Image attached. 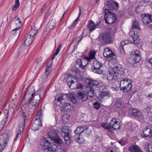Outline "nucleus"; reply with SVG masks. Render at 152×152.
Returning a JSON list of instances; mask_svg holds the SVG:
<instances>
[{"instance_id":"3","label":"nucleus","mask_w":152,"mask_h":152,"mask_svg":"<svg viewBox=\"0 0 152 152\" xmlns=\"http://www.w3.org/2000/svg\"><path fill=\"white\" fill-rule=\"evenodd\" d=\"M99 42L102 44L110 43L111 39V34L109 32H105L101 34L99 37Z\"/></svg>"},{"instance_id":"52","label":"nucleus","mask_w":152,"mask_h":152,"mask_svg":"<svg viewBox=\"0 0 152 152\" xmlns=\"http://www.w3.org/2000/svg\"><path fill=\"white\" fill-rule=\"evenodd\" d=\"M137 56H136L134 55H133L132 56L131 58L133 59V63H137L139 62L140 61H137Z\"/></svg>"},{"instance_id":"6","label":"nucleus","mask_w":152,"mask_h":152,"mask_svg":"<svg viewBox=\"0 0 152 152\" xmlns=\"http://www.w3.org/2000/svg\"><path fill=\"white\" fill-rule=\"evenodd\" d=\"M9 139V136L6 133H4L0 137V152L4 148Z\"/></svg>"},{"instance_id":"33","label":"nucleus","mask_w":152,"mask_h":152,"mask_svg":"<svg viewBox=\"0 0 152 152\" xmlns=\"http://www.w3.org/2000/svg\"><path fill=\"white\" fill-rule=\"evenodd\" d=\"M96 24H94L93 22L91 21L90 23L87 24V27L89 30L91 32L96 28Z\"/></svg>"},{"instance_id":"64","label":"nucleus","mask_w":152,"mask_h":152,"mask_svg":"<svg viewBox=\"0 0 152 152\" xmlns=\"http://www.w3.org/2000/svg\"><path fill=\"white\" fill-rule=\"evenodd\" d=\"M118 142L122 145H124V142L122 141H120Z\"/></svg>"},{"instance_id":"5","label":"nucleus","mask_w":152,"mask_h":152,"mask_svg":"<svg viewBox=\"0 0 152 152\" xmlns=\"http://www.w3.org/2000/svg\"><path fill=\"white\" fill-rule=\"evenodd\" d=\"M34 95V94L32 93L31 95V97L29 98L28 100L26 102V103L28 104H29L32 101V105L33 106H37L41 99L40 95V94H37L33 97Z\"/></svg>"},{"instance_id":"17","label":"nucleus","mask_w":152,"mask_h":152,"mask_svg":"<svg viewBox=\"0 0 152 152\" xmlns=\"http://www.w3.org/2000/svg\"><path fill=\"white\" fill-rule=\"evenodd\" d=\"M100 96L101 99L107 98L110 97L109 90L105 87H103L100 92Z\"/></svg>"},{"instance_id":"29","label":"nucleus","mask_w":152,"mask_h":152,"mask_svg":"<svg viewBox=\"0 0 152 152\" xmlns=\"http://www.w3.org/2000/svg\"><path fill=\"white\" fill-rule=\"evenodd\" d=\"M96 53V52L94 50L90 51L89 53V56L85 57L84 59L88 61L94 58Z\"/></svg>"},{"instance_id":"12","label":"nucleus","mask_w":152,"mask_h":152,"mask_svg":"<svg viewBox=\"0 0 152 152\" xmlns=\"http://www.w3.org/2000/svg\"><path fill=\"white\" fill-rule=\"evenodd\" d=\"M103 54L104 57L109 58H113L115 56V53L108 48L104 49Z\"/></svg>"},{"instance_id":"56","label":"nucleus","mask_w":152,"mask_h":152,"mask_svg":"<svg viewBox=\"0 0 152 152\" xmlns=\"http://www.w3.org/2000/svg\"><path fill=\"white\" fill-rule=\"evenodd\" d=\"M65 118H66L67 120H68L69 119V115L67 114H64L63 117V119L65 120Z\"/></svg>"},{"instance_id":"50","label":"nucleus","mask_w":152,"mask_h":152,"mask_svg":"<svg viewBox=\"0 0 152 152\" xmlns=\"http://www.w3.org/2000/svg\"><path fill=\"white\" fill-rule=\"evenodd\" d=\"M42 111L41 110H39V111L37 113V119L38 118V120H41V119L42 118Z\"/></svg>"},{"instance_id":"8","label":"nucleus","mask_w":152,"mask_h":152,"mask_svg":"<svg viewBox=\"0 0 152 152\" xmlns=\"http://www.w3.org/2000/svg\"><path fill=\"white\" fill-rule=\"evenodd\" d=\"M107 78L109 81L113 80H120L119 76L118 75V74L114 71L112 69L107 74Z\"/></svg>"},{"instance_id":"16","label":"nucleus","mask_w":152,"mask_h":152,"mask_svg":"<svg viewBox=\"0 0 152 152\" xmlns=\"http://www.w3.org/2000/svg\"><path fill=\"white\" fill-rule=\"evenodd\" d=\"M130 34L133 40L134 44L139 45L140 44V38L137 33L134 31H132L130 32Z\"/></svg>"},{"instance_id":"20","label":"nucleus","mask_w":152,"mask_h":152,"mask_svg":"<svg viewBox=\"0 0 152 152\" xmlns=\"http://www.w3.org/2000/svg\"><path fill=\"white\" fill-rule=\"evenodd\" d=\"M129 111L131 115L135 117H139L142 115L141 112L137 108L130 109Z\"/></svg>"},{"instance_id":"4","label":"nucleus","mask_w":152,"mask_h":152,"mask_svg":"<svg viewBox=\"0 0 152 152\" xmlns=\"http://www.w3.org/2000/svg\"><path fill=\"white\" fill-rule=\"evenodd\" d=\"M91 69L94 73L101 75L103 72V64L97 61H94Z\"/></svg>"},{"instance_id":"62","label":"nucleus","mask_w":152,"mask_h":152,"mask_svg":"<svg viewBox=\"0 0 152 152\" xmlns=\"http://www.w3.org/2000/svg\"><path fill=\"white\" fill-rule=\"evenodd\" d=\"M129 129L131 131H133L135 129L134 126H132V127H130V128H129Z\"/></svg>"},{"instance_id":"11","label":"nucleus","mask_w":152,"mask_h":152,"mask_svg":"<svg viewBox=\"0 0 152 152\" xmlns=\"http://www.w3.org/2000/svg\"><path fill=\"white\" fill-rule=\"evenodd\" d=\"M142 20L143 23L148 24L152 21V15L148 13L142 14Z\"/></svg>"},{"instance_id":"28","label":"nucleus","mask_w":152,"mask_h":152,"mask_svg":"<svg viewBox=\"0 0 152 152\" xmlns=\"http://www.w3.org/2000/svg\"><path fill=\"white\" fill-rule=\"evenodd\" d=\"M38 30V28L35 27L34 26L32 27L31 30L29 33V34L27 35L31 37H33L34 38L35 35L37 34Z\"/></svg>"},{"instance_id":"48","label":"nucleus","mask_w":152,"mask_h":152,"mask_svg":"<svg viewBox=\"0 0 152 152\" xmlns=\"http://www.w3.org/2000/svg\"><path fill=\"white\" fill-rule=\"evenodd\" d=\"M101 126L105 129H108L109 131L110 132L111 131V128L109 126V124L108 125L106 123H102L101 124Z\"/></svg>"},{"instance_id":"2","label":"nucleus","mask_w":152,"mask_h":152,"mask_svg":"<svg viewBox=\"0 0 152 152\" xmlns=\"http://www.w3.org/2000/svg\"><path fill=\"white\" fill-rule=\"evenodd\" d=\"M120 85V90L126 93L129 92L131 89L132 85L129 79L127 78L123 79L121 80Z\"/></svg>"},{"instance_id":"21","label":"nucleus","mask_w":152,"mask_h":152,"mask_svg":"<svg viewBox=\"0 0 152 152\" xmlns=\"http://www.w3.org/2000/svg\"><path fill=\"white\" fill-rule=\"evenodd\" d=\"M84 60L83 61L81 58L77 59L75 61V67L77 69H84L85 68L86 64L85 65H83V63Z\"/></svg>"},{"instance_id":"55","label":"nucleus","mask_w":152,"mask_h":152,"mask_svg":"<svg viewBox=\"0 0 152 152\" xmlns=\"http://www.w3.org/2000/svg\"><path fill=\"white\" fill-rule=\"evenodd\" d=\"M83 36H79L75 40L77 42H80L82 40V38H83Z\"/></svg>"},{"instance_id":"38","label":"nucleus","mask_w":152,"mask_h":152,"mask_svg":"<svg viewBox=\"0 0 152 152\" xmlns=\"http://www.w3.org/2000/svg\"><path fill=\"white\" fill-rule=\"evenodd\" d=\"M129 150L132 152H141V150L137 146H132L129 148Z\"/></svg>"},{"instance_id":"49","label":"nucleus","mask_w":152,"mask_h":152,"mask_svg":"<svg viewBox=\"0 0 152 152\" xmlns=\"http://www.w3.org/2000/svg\"><path fill=\"white\" fill-rule=\"evenodd\" d=\"M69 96H68V97H70V100L72 102L74 103H75L76 102V100L75 99V97L73 95H70V94H69Z\"/></svg>"},{"instance_id":"37","label":"nucleus","mask_w":152,"mask_h":152,"mask_svg":"<svg viewBox=\"0 0 152 152\" xmlns=\"http://www.w3.org/2000/svg\"><path fill=\"white\" fill-rule=\"evenodd\" d=\"M99 83L97 81L93 80H91L88 82V86H90L89 88H92L95 86L99 85Z\"/></svg>"},{"instance_id":"24","label":"nucleus","mask_w":152,"mask_h":152,"mask_svg":"<svg viewBox=\"0 0 152 152\" xmlns=\"http://www.w3.org/2000/svg\"><path fill=\"white\" fill-rule=\"evenodd\" d=\"M77 96L79 99L83 101H86L88 99L87 94L83 91L78 92L77 94Z\"/></svg>"},{"instance_id":"42","label":"nucleus","mask_w":152,"mask_h":152,"mask_svg":"<svg viewBox=\"0 0 152 152\" xmlns=\"http://www.w3.org/2000/svg\"><path fill=\"white\" fill-rule=\"evenodd\" d=\"M15 23L18 27L15 28V30H19L21 28L22 26V23L20 19L17 18L15 20Z\"/></svg>"},{"instance_id":"43","label":"nucleus","mask_w":152,"mask_h":152,"mask_svg":"<svg viewBox=\"0 0 152 152\" xmlns=\"http://www.w3.org/2000/svg\"><path fill=\"white\" fill-rule=\"evenodd\" d=\"M64 137L66 143L67 144H69L70 143L71 139L69 136V134L67 135L65 134L64 136H62Z\"/></svg>"},{"instance_id":"7","label":"nucleus","mask_w":152,"mask_h":152,"mask_svg":"<svg viewBox=\"0 0 152 152\" xmlns=\"http://www.w3.org/2000/svg\"><path fill=\"white\" fill-rule=\"evenodd\" d=\"M68 96V94H64L61 93L58 94L56 96L54 101L57 105H59L61 104L62 101L66 98Z\"/></svg>"},{"instance_id":"23","label":"nucleus","mask_w":152,"mask_h":152,"mask_svg":"<svg viewBox=\"0 0 152 152\" xmlns=\"http://www.w3.org/2000/svg\"><path fill=\"white\" fill-rule=\"evenodd\" d=\"M25 124V123H24V120L23 121L22 123H21V122H20V123L19 125L18 128L17 132L16 137L15 138L14 141H15L16 139V138L18 137L19 135H20L21 133L23 132Z\"/></svg>"},{"instance_id":"45","label":"nucleus","mask_w":152,"mask_h":152,"mask_svg":"<svg viewBox=\"0 0 152 152\" xmlns=\"http://www.w3.org/2000/svg\"><path fill=\"white\" fill-rule=\"evenodd\" d=\"M134 55H135L136 56H137V61H140V51L137 50H135Z\"/></svg>"},{"instance_id":"30","label":"nucleus","mask_w":152,"mask_h":152,"mask_svg":"<svg viewBox=\"0 0 152 152\" xmlns=\"http://www.w3.org/2000/svg\"><path fill=\"white\" fill-rule=\"evenodd\" d=\"M128 43V42L126 40H124L121 43V45L119 47V49L121 53L124 54L125 51L124 50V47H125Z\"/></svg>"},{"instance_id":"26","label":"nucleus","mask_w":152,"mask_h":152,"mask_svg":"<svg viewBox=\"0 0 152 152\" xmlns=\"http://www.w3.org/2000/svg\"><path fill=\"white\" fill-rule=\"evenodd\" d=\"M58 147L59 146L56 145L54 143H50L46 149L50 151L55 152L57 151Z\"/></svg>"},{"instance_id":"35","label":"nucleus","mask_w":152,"mask_h":152,"mask_svg":"<svg viewBox=\"0 0 152 152\" xmlns=\"http://www.w3.org/2000/svg\"><path fill=\"white\" fill-rule=\"evenodd\" d=\"M86 91L89 97H92L94 96V90L92 88L88 87L86 88Z\"/></svg>"},{"instance_id":"18","label":"nucleus","mask_w":152,"mask_h":152,"mask_svg":"<svg viewBox=\"0 0 152 152\" xmlns=\"http://www.w3.org/2000/svg\"><path fill=\"white\" fill-rule=\"evenodd\" d=\"M106 4L111 10H117L119 8L118 3L115 1L112 3L109 1H107Z\"/></svg>"},{"instance_id":"63","label":"nucleus","mask_w":152,"mask_h":152,"mask_svg":"<svg viewBox=\"0 0 152 152\" xmlns=\"http://www.w3.org/2000/svg\"><path fill=\"white\" fill-rule=\"evenodd\" d=\"M144 3L146 4L148 3L150 1V0H143Z\"/></svg>"},{"instance_id":"32","label":"nucleus","mask_w":152,"mask_h":152,"mask_svg":"<svg viewBox=\"0 0 152 152\" xmlns=\"http://www.w3.org/2000/svg\"><path fill=\"white\" fill-rule=\"evenodd\" d=\"M72 104L69 102H65L61 106V108L65 111H67L71 108Z\"/></svg>"},{"instance_id":"27","label":"nucleus","mask_w":152,"mask_h":152,"mask_svg":"<svg viewBox=\"0 0 152 152\" xmlns=\"http://www.w3.org/2000/svg\"><path fill=\"white\" fill-rule=\"evenodd\" d=\"M50 143L49 140L46 138H43L40 141V144L42 147V149H46Z\"/></svg>"},{"instance_id":"13","label":"nucleus","mask_w":152,"mask_h":152,"mask_svg":"<svg viewBox=\"0 0 152 152\" xmlns=\"http://www.w3.org/2000/svg\"><path fill=\"white\" fill-rule=\"evenodd\" d=\"M143 138L151 137L152 136V131L149 128L146 127L143 130V133L141 134Z\"/></svg>"},{"instance_id":"15","label":"nucleus","mask_w":152,"mask_h":152,"mask_svg":"<svg viewBox=\"0 0 152 152\" xmlns=\"http://www.w3.org/2000/svg\"><path fill=\"white\" fill-rule=\"evenodd\" d=\"M4 118L2 120L0 123V130H1L4 127L7 122V120L9 116V112L7 110H4Z\"/></svg>"},{"instance_id":"41","label":"nucleus","mask_w":152,"mask_h":152,"mask_svg":"<svg viewBox=\"0 0 152 152\" xmlns=\"http://www.w3.org/2000/svg\"><path fill=\"white\" fill-rule=\"evenodd\" d=\"M52 63V62L50 61V63L48 64L47 68H46L45 72V74L47 75L49 74L51 70Z\"/></svg>"},{"instance_id":"46","label":"nucleus","mask_w":152,"mask_h":152,"mask_svg":"<svg viewBox=\"0 0 152 152\" xmlns=\"http://www.w3.org/2000/svg\"><path fill=\"white\" fill-rule=\"evenodd\" d=\"M145 63L148 67L152 66V58H147L145 61Z\"/></svg>"},{"instance_id":"36","label":"nucleus","mask_w":152,"mask_h":152,"mask_svg":"<svg viewBox=\"0 0 152 152\" xmlns=\"http://www.w3.org/2000/svg\"><path fill=\"white\" fill-rule=\"evenodd\" d=\"M53 141L58 145H61L63 143L62 140L60 138L58 135L53 140Z\"/></svg>"},{"instance_id":"59","label":"nucleus","mask_w":152,"mask_h":152,"mask_svg":"<svg viewBox=\"0 0 152 152\" xmlns=\"http://www.w3.org/2000/svg\"><path fill=\"white\" fill-rule=\"evenodd\" d=\"M79 14H78V17L76 18L77 20H78L79 19V17H80V16L81 15V7H79Z\"/></svg>"},{"instance_id":"57","label":"nucleus","mask_w":152,"mask_h":152,"mask_svg":"<svg viewBox=\"0 0 152 152\" xmlns=\"http://www.w3.org/2000/svg\"><path fill=\"white\" fill-rule=\"evenodd\" d=\"M19 0H15V5L17 7H19L20 3L19 2Z\"/></svg>"},{"instance_id":"53","label":"nucleus","mask_w":152,"mask_h":152,"mask_svg":"<svg viewBox=\"0 0 152 152\" xmlns=\"http://www.w3.org/2000/svg\"><path fill=\"white\" fill-rule=\"evenodd\" d=\"M61 47V44H59L57 48L56 52L54 53L55 55H57L60 50Z\"/></svg>"},{"instance_id":"60","label":"nucleus","mask_w":152,"mask_h":152,"mask_svg":"<svg viewBox=\"0 0 152 152\" xmlns=\"http://www.w3.org/2000/svg\"><path fill=\"white\" fill-rule=\"evenodd\" d=\"M15 28L13 30H12L11 31L12 34H14V35H15V34L16 33V31L17 30H15Z\"/></svg>"},{"instance_id":"31","label":"nucleus","mask_w":152,"mask_h":152,"mask_svg":"<svg viewBox=\"0 0 152 152\" xmlns=\"http://www.w3.org/2000/svg\"><path fill=\"white\" fill-rule=\"evenodd\" d=\"M47 134L49 138L52 140L58 135L56 132L53 130L49 131L47 133Z\"/></svg>"},{"instance_id":"44","label":"nucleus","mask_w":152,"mask_h":152,"mask_svg":"<svg viewBox=\"0 0 152 152\" xmlns=\"http://www.w3.org/2000/svg\"><path fill=\"white\" fill-rule=\"evenodd\" d=\"M145 149L148 152H152V145L147 143L145 145Z\"/></svg>"},{"instance_id":"40","label":"nucleus","mask_w":152,"mask_h":152,"mask_svg":"<svg viewBox=\"0 0 152 152\" xmlns=\"http://www.w3.org/2000/svg\"><path fill=\"white\" fill-rule=\"evenodd\" d=\"M132 28L133 29H137L140 30V28L138 22L136 20H134L132 23Z\"/></svg>"},{"instance_id":"1","label":"nucleus","mask_w":152,"mask_h":152,"mask_svg":"<svg viewBox=\"0 0 152 152\" xmlns=\"http://www.w3.org/2000/svg\"><path fill=\"white\" fill-rule=\"evenodd\" d=\"M104 19L106 23L112 24L117 20L116 15L107 9L104 10Z\"/></svg>"},{"instance_id":"47","label":"nucleus","mask_w":152,"mask_h":152,"mask_svg":"<svg viewBox=\"0 0 152 152\" xmlns=\"http://www.w3.org/2000/svg\"><path fill=\"white\" fill-rule=\"evenodd\" d=\"M74 78V77L72 75L71 73H69L67 75V78L66 79V82L68 83L72 79Z\"/></svg>"},{"instance_id":"58","label":"nucleus","mask_w":152,"mask_h":152,"mask_svg":"<svg viewBox=\"0 0 152 152\" xmlns=\"http://www.w3.org/2000/svg\"><path fill=\"white\" fill-rule=\"evenodd\" d=\"M78 20L77 19L73 22V24H72V27L75 26L77 23Z\"/></svg>"},{"instance_id":"19","label":"nucleus","mask_w":152,"mask_h":152,"mask_svg":"<svg viewBox=\"0 0 152 152\" xmlns=\"http://www.w3.org/2000/svg\"><path fill=\"white\" fill-rule=\"evenodd\" d=\"M56 26V21L54 20H50L47 26L44 30V32L46 31H47L48 33L51 30L55 28Z\"/></svg>"},{"instance_id":"25","label":"nucleus","mask_w":152,"mask_h":152,"mask_svg":"<svg viewBox=\"0 0 152 152\" xmlns=\"http://www.w3.org/2000/svg\"><path fill=\"white\" fill-rule=\"evenodd\" d=\"M34 39L33 37H31L28 35H26L24 39V43L26 46H29L31 44Z\"/></svg>"},{"instance_id":"9","label":"nucleus","mask_w":152,"mask_h":152,"mask_svg":"<svg viewBox=\"0 0 152 152\" xmlns=\"http://www.w3.org/2000/svg\"><path fill=\"white\" fill-rule=\"evenodd\" d=\"M118 120V118H113L109 124V126L110 127L111 130L112 129H113L114 130L119 129L120 128V123L117 121Z\"/></svg>"},{"instance_id":"10","label":"nucleus","mask_w":152,"mask_h":152,"mask_svg":"<svg viewBox=\"0 0 152 152\" xmlns=\"http://www.w3.org/2000/svg\"><path fill=\"white\" fill-rule=\"evenodd\" d=\"M112 69L114 71L118 74V75L119 76L120 78V76L123 75L124 73V69L122 65L120 64H118L115 66ZM120 79H121L120 78Z\"/></svg>"},{"instance_id":"39","label":"nucleus","mask_w":152,"mask_h":152,"mask_svg":"<svg viewBox=\"0 0 152 152\" xmlns=\"http://www.w3.org/2000/svg\"><path fill=\"white\" fill-rule=\"evenodd\" d=\"M115 105L117 107H122L124 106V102L121 99H118L116 100Z\"/></svg>"},{"instance_id":"22","label":"nucleus","mask_w":152,"mask_h":152,"mask_svg":"<svg viewBox=\"0 0 152 152\" xmlns=\"http://www.w3.org/2000/svg\"><path fill=\"white\" fill-rule=\"evenodd\" d=\"M88 128V126H84L82 127L78 126L75 131V134L80 135L83 132H86Z\"/></svg>"},{"instance_id":"51","label":"nucleus","mask_w":152,"mask_h":152,"mask_svg":"<svg viewBox=\"0 0 152 152\" xmlns=\"http://www.w3.org/2000/svg\"><path fill=\"white\" fill-rule=\"evenodd\" d=\"M94 107L96 109H98L100 107V104L98 102H95L94 103Z\"/></svg>"},{"instance_id":"14","label":"nucleus","mask_w":152,"mask_h":152,"mask_svg":"<svg viewBox=\"0 0 152 152\" xmlns=\"http://www.w3.org/2000/svg\"><path fill=\"white\" fill-rule=\"evenodd\" d=\"M42 124L41 120L36 118L34 121L32 126L31 129L34 131L38 130L40 127H42Z\"/></svg>"},{"instance_id":"34","label":"nucleus","mask_w":152,"mask_h":152,"mask_svg":"<svg viewBox=\"0 0 152 152\" xmlns=\"http://www.w3.org/2000/svg\"><path fill=\"white\" fill-rule=\"evenodd\" d=\"M61 135L64 136L65 134L67 135L69 133V127L67 126H64L61 130Z\"/></svg>"},{"instance_id":"54","label":"nucleus","mask_w":152,"mask_h":152,"mask_svg":"<svg viewBox=\"0 0 152 152\" xmlns=\"http://www.w3.org/2000/svg\"><path fill=\"white\" fill-rule=\"evenodd\" d=\"M21 115H22V118L20 120V122H21V123H23V120H24V123H25V120L26 119L25 113L23 112L21 114Z\"/></svg>"},{"instance_id":"61","label":"nucleus","mask_w":152,"mask_h":152,"mask_svg":"<svg viewBox=\"0 0 152 152\" xmlns=\"http://www.w3.org/2000/svg\"><path fill=\"white\" fill-rule=\"evenodd\" d=\"M19 7H17V6L14 5L12 8V9L13 10H15Z\"/></svg>"}]
</instances>
